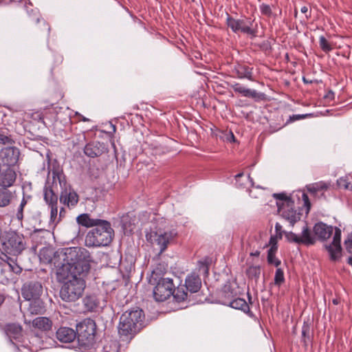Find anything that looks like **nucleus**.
Wrapping results in <instances>:
<instances>
[{
  "instance_id": "nucleus-64",
  "label": "nucleus",
  "mask_w": 352,
  "mask_h": 352,
  "mask_svg": "<svg viewBox=\"0 0 352 352\" xmlns=\"http://www.w3.org/2000/svg\"><path fill=\"white\" fill-rule=\"evenodd\" d=\"M345 241H347V243L352 242V232L349 234L347 239Z\"/></svg>"
},
{
  "instance_id": "nucleus-56",
  "label": "nucleus",
  "mask_w": 352,
  "mask_h": 352,
  "mask_svg": "<svg viewBox=\"0 0 352 352\" xmlns=\"http://www.w3.org/2000/svg\"><path fill=\"white\" fill-rule=\"evenodd\" d=\"M65 210L64 209V208H61L59 212V219L57 222H58L60 220V219L65 216Z\"/></svg>"
},
{
  "instance_id": "nucleus-50",
  "label": "nucleus",
  "mask_w": 352,
  "mask_h": 352,
  "mask_svg": "<svg viewBox=\"0 0 352 352\" xmlns=\"http://www.w3.org/2000/svg\"><path fill=\"white\" fill-rule=\"evenodd\" d=\"M51 208L50 212V218L52 221H55L57 217L58 214V206H53V207H50Z\"/></svg>"
},
{
  "instance_id": "nucleus-48",
  "label": "nucleus",
  "mask_w": 352,
  "mask_h": 352,
  "mask_svg": "<svg viewBox=\"0 0 352 352\" xmlns=\"http://www.w3.org/2000/svg\"><path fill=\"white\" fill-rule=\"evenodd\" d=\"M273 196L280 203H288L289 200H292V198L287 197L285 193H275Z\"/></svg>"
},
{
  "instance_id": "nucleus-33",
  "label": "nucleus",
  "mask_w": 352,
  "mask_h": 352,
  "mask_svg": "<svg viewBox=\"0 0 352 352\" xmlns=\"http://www.w3.org/2000/svg\"><path fill=\"white\" fill-rule=\"evenodd\" d=\"M188 292L185 285H179L177 289H173V298L178 302H183L188 298Z\"/></svg>"
},
{
  "instance_id": "nucleus-15",
  "label": "nucleus",
  "mask_w": 352,
  "mask_h": 352,
  "mask_svg": "<svg viewBox=\"0 0 352 352\" xmlns=\"http://www.w3.org/2000/svg\"><path fill=\"white\" fill-rule=\"evenodd\" d=\"M230 87L234 92L238 93L244 97L252 98L256 102L264 100L265 99V94L258 93L254 89L246 88L238 82L231 85Z\"/></svg>"
},
{
  "instance_id": "nucleus-8",
  "label": "nucleus",
  "mask_w": 352,
  "mask_h": 352,
  "mask_svg": "<svg viewBox=\"0 0 352 352\" xmlns=\"http://www.w3.org/2000/svg\"><path fill=\"white\" fill-rule=\"evenodd\" d=\"M174 236L175 234L172 232H166L164 233L150 232L146 234V239L148 242L158 246L160 250L158 255H160L166 250L168 243Z\"/></svg>"
},
{
  "instance_id": "nucleus-23",
  "label": "nucleus",
  "mask_w": 352,
  "mask_h": 352,
  "mask_svg": "<svg viewBox=\"0 0 352 352\" xmlns=\"http://www.w3.org/2000/svg\"><path fill=\"white\" fill-rule=\"evenodd\" d=\"M56 338L61 342H71L76 338V331L69 327H60L56 331Z\"/></svg>"
},
{
  "instance_id": "nucleus-31",
  "label": "nucleus",
  "mask_w": 352,
  "mask_h": 352,
  "mask_svg": "<svg viewBox=\"0 0 352 352\" xmlns=\"http://www.w3.org/2000/svg\"><path fill=\"white\" fill-rule=\"evenodd\" d=\"M0 258L8 263L12 272L16 274L21 273L22 267L17 263L16 259L14 258L12 255L0 256Z\"/></svg>"
},
{
  "instance_id": "nucleus-4",
  "label": "nucleus",
  "mask_w": 352,
  "mask_h": 352,
  "mask_svg": "<svg viewBox=\"0 0 352 352\" xmlns=\"http://www.w3.org/2000/svg\"><path fill=\"white\" fill-rule=\"evenodd\" d=\"M26 248L27 241L23 234L13 230L6 231L0 243V256L17 257Z\"/></svg>"
},
{
  "instance_id": "nucleus-20",
  "label": "nucleus",
  "mask_w": 352,
  "mask_h": 352,
  "mask_svg": "<svg viewBox=\"0 0 352 352\" xmlns=\"http://www.w3.org/2000/svg\"><path fill=\"white\" fill-rule=\"evenodd\" d=\"M185 287L190 293L197 292L201 287V280L199 275L193 272L186 278Z\"/></svg>"
},
{
  "instance_id": "nucleus-47",
  "label": "nucleus",
  "mask_w": 352,
  "mask_h": 352,
  "mask_svg": "<svg viewBox=\"0 0 352 352\" xmlns=\"http://www.w3.org/2000/svg\"><path fill=\"white\" fill-rule=\"evenodd\" d=\"M285 238L289 242L300 244V236L292 232H284Z\"/></svg>"
},
{
  "instance_id": "nucleus-62",
  "label": "nucleus",
  "mask_w": 352,
  "mask_h": 352,
  "mask_svg": "<svg viewBox=\"0 0 352 352\" xmlns=\"http://www.w3.org/2000/svg\"><path fill=\"white\" fill-rule=\"evenodd\" d=\"M47 231L44 229H40V230H34L33 234H35L37 232H46Z\"/></svg>"
},
{
  "instance_id": "nucleus-12",
  "label": "nucleus",
  "mask_w": 352,
  "mask_h": 352,
  "mask_svg": "<svg viewBox=\"0 0 352 352\" xmlns=\"http://www.w3.org/2000/svg\"><path fill=\"white\" fill-rule=\"evenodd\" d=\"M278 211L293 226L300 219V214L294 209V201L289 200L288 203L277 202Z\"/></svg>"
},
{
  "instance_id": "nucleus-35",
  "label": "nucleus",
  "mask_w": 352,
  "mask_h": 352,
  "mask_svg": "<svg viewBox=\"0 0 352 352\" xmlns=\"http://www.w3.org/2000/svg\"><path fill=\"white\" fill-rule=\"evenodd\" d=\"M149 149L152 151V154L155 155H160L166 153L168 148L158 142H151L148 144Z\"/></svg>"
},
{
  "instance_id": "nucleus-37",
  "label": "nucleus",
  "mask_w": 352,
  "mask_h": 352,
  "mask_svg": "<svg viewBox=\"0 0 352 352\" xmlns=\"http://www.w3.org/2000/svg\"><path fill=\"white\" fill-rule=\"evenodd\" d=\"M210 263L211 259L208 257H206L204 260L199 261L198 262L199 271L201 272L205 275H208Z\"/></svg>"
},
{
  "instance_id": "nucleus-49",
  "label": "nucleus",
  "mask_w": 352,
  "mask_h": 352,
  "mask_svg": "<svg viewBox=\"0 0 352 352\" xmlns=\"http://www.w3.org/2000/svg\"><path fill=\"white\" fill-rule=\"evenodd\" d=\"M260 10L263 14L267 16H271V14L272 13L270 6L267 4L263 3L262 5H261Z\"/></svg>"
},
{
  "instance_id": "nucleus-22",
  "label": "nucleus",
  "mask_w": 352,
  "mask_h": 352,
  "mask_svg": "<svg viewBox=\"0 0 352 352\" xmlns=\"http://www.w3.org/2000/svg\"><path fill=\"white\" fill-rule=\"evenodd\" d=\"M4 332L10 338L21 341L23 337V327L17 323H8L3 327Z\"/></svg>"
},
{
  "instance_id": "nucleus-36",
  "label": "nucleus",
  "mask_w": 352,
  "mask_h": 352,
  "mask_svg": "<svg viewBox=\"0 0 352 352\" xmlns=\"http://www.w3.org/2000/svg\"><path fill=\"white\" fill-rule=\"evenodd\" d=\"M340 188L352 190V178L349 176L342 177L337 180Z\"/></svg>"
},
{
  "instance_id": "nucleus-38",
  "label": "nucleus",
  "mask_w": 352,
  "mask_h": 352,
  "mask_svg": "<svg viewBox=\"0 0 352 352\" xmlns=\"http://www.w3.org/2000/svg\"><path fill=\"white\" fill-rule=\"evenodd\" d=\"M277 250H275L274 248H270L267 252V262L269 264L274 265L276 267H278L280 264V261L278 258H276L275 254Z\"/></svg>"
},
{
  "instance_id": "nucleus-44",
  "label": "nucleus",
  "mask_w": 352,
  "mask_h": 352,
  "mask_svg": "<svg viewBox=\"0 0 352 352\" xmlns=\"http://www.w3.org/2000/svg\"><path fill=\"white\" fill-rule=\"evenodd\" d=\"M284 281L285 277L283 270L280 268H277L274 276V284L280 286L284 283Z\"/></svg>"
},
{
  "instance_id": "nucleus-7",
  "label": "nucleus",
  "mask_w": 352,
  "mask_h": 352,
  "mask_svg": "<svg viewBox=\"0 0 352 352\" xmlns=\"http://www.w3.org/2000/svg\"><path fill=\"white\" fill-rule=\"evenodd\" d=\"M175 285L171 278H160L153 289V297L156 301L164 302L173 294Z\"/></svg>"
},
{
  "instance_id": "nucleus-19",
  "label": "nucleus",
  "mask_w": 352,
  "mask_h": 352,
  "mask_svg": "<svg viewBox=\"0 0 352 352\" xmlns=\"http://www.w3.org/2000/svg\"><path fill=\"white\" fill-rule=\"evenodd\" d=\"M236 296V292H234L230 284H226L219 293V302L222 305L228 306Z\"/></svg>"
},
{
  "instance_id": "nucleus-26",
  "label": "nucleus",
  "mask_w": 352,
  "mask_h": 352,
  "mask_svg": "<svg viewBox=\"0 0 352 352\" xmlns=\"http://www.w3.org/2000/svg\"><path fill=\"white\" fill-rule=\"evenodd\" d=\"M228 306L235 309L241 310L249 316H252L248 302L243 298H238L237 296L232 300V303H230Z\"/></svg>"
},
{
  "instance_id": "nucleus-3",
  "label": "nucleus",
  "mask_w": 352,
  "mask_h": 352,
  "mask_svg": "<svg viewBox=\"0 0 352 352\" xmlns=\"http://www.w3.org/2000/svg\"><path fill=\"white\" fill-rule=\"evenodd\" d=\"M113 236L114 230L110 222L104 220L87 232L85 245L88 248L107 246L111 243Z\"/></svg>"
},
{
  "instance_id": "nucleus-54",
  "label": "nucleus",
  "mask_w": 352,
  "mask_h": 352,
  "mask_svg": "<svg viewBox=\"0 0 352 352\" xmlns=\"http://www.w3.org/2000/svg\"><path fill=\"white\" fill-rule=\"evenodd\" d=\"M344 245H345V248H346V251L349 253L352 254V242L347 243V241H344Z\"/></svg>"
},
{
  "instance_id": "nucleus-42",
  "label": "nucleus",
  "mask_w": 352,
  "mask_h": 352,
  "mask_svg": "<svg viewBox=\"0 0 352 352\" xmlns=\"http://www.w3.org/2000/svg\"><path fill=\"white\" fill-rule=\"evenodd\" d=\"M30 198V196H28L27 197L23 196L21 200V202L18 208V211L16 212V218L20 221H21L23 219V209L28 203V200Z\"/></svg>"
},
{
  "instance_id": "nucleus-57",
  "label": "nucleus",
  "mask_w": 352,
  "mask_h": 352,
  "mask_svg": "<svg viewBox=\"0 0 352 352\" xmlns=\"http://www.w3.org/2000/svg\"><path fill=\"white\" fill-rule=\"evenodd\" d=\"M275 230H276V233H278L279 232H283L282 231V226L278 223H276V225H275Z\"/></svg>"
},
{
  "instance_id": "nucleus-30",
  "label": "nucleus",
  "mask_w": 352,
  "mask_h": 352,
  "mask_svg": "<svg viewBox=\"0 0 352 352\" xmlns=\"http://www.w3.org/2000/svg\"><path fill=\"white\" fill-rule=\"evenodd\" d=\"M83 304L87 311H94L99 305V300L95 294H87L83 298Z\"/></svg>"
},
{
  "instance_id": "nucleus-18",
  "label": "nucleus",
  "mask_w": 352,
  "mask_h": 352,
  "mask_svg": "<svg viewBox=\"0 0 352 352\" xmlns=\"http://www.w3.org/2000/svg\"><path fill=\"white\" fill-rule=\"evenodd\" d=\"M313 231L315 237L320 241H326L333 233V228L331 226H327L323 222H318L314 226Z\"/></svg>"
},
{
  "instance_id": "nucleus-1",
  "label": "nucleus",
  "mask_w": 352,
  "mask_h": 352,
  "mask_svg": "<svg viewBox=\"0 0 352 352\" xmlns=\"http://www.w3.org/2000/svg\"><path fill=\"white\" fill-rule=\"evenodd\" d=\"M63 256V263L57 272L63 282L59 296L63 301L75 302L84 294L85 277L91 267V256L85 248L80 247L65 249Z\"/></svg>"
},
{
  "instance_id": "nucleus-61",
  "label": "nucleus",
  "mask_w": 352,
  "mask_h": 352,
  "mask_svg": "<svg viewBox=\"0 0 352 352\" xmlns=\"http://www.w3.org/2000/svg\"><path fill=\"white\" fill-rule=\"evenodd\" d=\"M300 11L301 12L306 14L308 12V8L307 6H303L302 8H301Z\"/></svg>"
},
{
  "instance_id": "nucleus-46",
  "label": "nucleus",
  "mask_w": 352,
  "mask_h": 352,
  "mask_svg": "<svg viewBox=\"0 0 352 352\" xmlns=\"http://www.w3.org/2000/svg\"><path fill=\"white\" fill-rule=\"evenodd\" d=\"M14 140L11 133L0 134V144L12 145L14 144Z\"/></svg>"
},
{
  "instance_id": "nucleus-52",
  "label": "nucleus",
  "mask_w": 352,
  "mask_h": 352,
  "mask_svg": "<svg viewBox=\"0 0 352 352\" xmlns=\"http://www.w3.org/2000/svg\"><path fill=\"white\" fill-rule=\"evenodd\" d=\"M307 116V114H302V115H293L292 116L289 117V119L288 120L287 122H294V121H296V120H300V119H303V118H305Z\"/></svg>"
},
{
  "instance_id": "nucleus-25",
  "label": "nucleus",
  "mask_w": 352,
  "mask_h": 352,
  "mask_svg": "<svg viewBox=\"0 0 352 352\" xmlns=\"http://www.w3.org/2000/svg\"><path fill=\"white\" fill-rule=\"evenodd\" d=\"M15 192L6 188H0V207L8 206L14 198Z\"/></svg>"
},
{
  "instance_id": "nucleus-45",
  "label": "nucleus",
  "mask_w": 352,
  "mask_h": 352,
  "mask_svg": "<svg viewBox=\"0 0 352 352\" xmlns=\"http://www.w3.org/2000/svg\"><path fill=\"white\" fill-rule=\"evenodd\" d=\"M319 44L321 50L327 53L332 50V47L324 36H321L319 38Z\"/></svg>"
},
{
  "instance_id": "nucleus-27",
  "label": "nucleus",
  "mask_w": 352,
  "mask_h": 352,
  "mask_svg": "<svg viewBox=\"0 0 352 352\" xmlns=\"http://www.w3.org/2000/svg\"><path fill=\"white\" fill-rule=\"evenodd\" d=\"M300 244L305 245H314L316 243V237L311 235V230L305 224L302 227V235L300 236Z\"/></svg>"
},
{
  "instance_id": "nucleus-32",
  "label": "nucleus",
  "mask_w": 352,
  "mask_h": 352,
  "mask_svg": "<svg viewBox=\"0 0 352 352\" xmlns=\"http://www.w3.org/2000/svg\"><path fill=\"white\" fill-rule=\"evenodd\" d=\"M33 301L30 304L28 310L31 314L38 315L43 314L45 311L44 302L40 300H32Z\"/></svg>"
},
{
  "instance_id": "nucleus-13",
  "label": "nucleus",
  "mask_w": 352,
  "mask_h": 352,
  "mask_svg": "<svg viewBox=\"0 0 352 352\" xmlns=\"http://www.w3.org/2000/svg\"><path fill=\"white\" fill-rule=\"evenodd\" d=\"M341 241V230L338 228H335V233L333 238V241L331 244L325 245V248L330 255V258L333 261H338L342 254V247L340 244Z\"/></svg>"
},
{
  "instance_id": "nucleus-60",
  "label": "nucleus",
  "mask_w": 352,
  "mask_h": 352,
  "mask_svg": "<svg viewBox=\"0 0 352 352\" xmlns=\"http://www.w3.org/2000/svg\"><path fill=\"white\" fill-rule=\"evenodd\" d=\"M260 255V251L256 250L254 252H251L250 256H259Z\"/></svg>"
},
{
  "instance_id": "nucleus-43",
  "label": "nucleus",
  "mask_w": 352,
  "mask_h": 352,
  "mask_svg": "<svg viewBox=\"0 0 352 352\" xmlns=\"http://www.w3.org/2000/svg\"><path fill=\"white\" fill-rule=\"evenodd\" d=\"M37 26L36 27V30L39 32L42 31L44 33L49 34L50 28L47 23H46L44 20L37 19Z\"/></svg>"
},
{
  "instance_id": "nucleus-41",
  "label": "nucleus",
  "mask_w": 352,
  "mask_h": 352,
  "mask_svg": "<svg viewBox=\"0 0 352 352\" xmlns=\"http://www.w3.org/2000/svg\"><path fill=\"white\" fill-rule=\"evenodd\" d=\"M164 273L165 269L162 270V266L161 265H160L153 270L150 281L151 282L153 280L155 282H157L158 281L159 279L164 278L162 276L164 275Z\"/></svg>"
},
{
  "instance_id": "nucleus-10",
  "label": "nucleus",
  "mask_w": 352,
  "mask_h": 352,
  "mask_svg": "<svg viewBox=\"0 0 352 352\" xmlns=\"http://www.w3.org/2000/svg\"><path fill=\"white\" fill-rule=\"evenodd\" d=\"M41 283L36 280L25 282L21 287V295L26 300H37L43 294Z\"/></svg>"
},
{
  "instance_id": "nucleus-17",
  "label": "nucleus",
  "mask_w": 352,
  "mask_h": 352,
  "mask_svg": "<svg viewBox=\"0 0 352 352\" xmlns=\"http://www.w3.org/2000/svg\"><path fill=\"white\" fill-rule=\"evenodd\" d=\"M16 179V171L10 167L0 170V186L9 188L12 186Z\"/></svg>"
},
{
  "instance_id": "nucleus-34",
  "label": "nucleus",
  "mask_w": 352,
  "mask_h": 352,
  "mask_svg": "<svg viewBox=\"0 0 352 352\" xmlns=\"http://www.w3.org/2000/svg\"><path fill=\"white\" fill-rule=\"evenodd\" d=\"M329 188V185L324 182H318L310 184L307 186V189L309 192L316 195L320 191L327 190Z\"/></svg>"
},
{
  "instance_id": "nucleus-58",
  "label": "nucleus",
  "mask_w": 352,
  "mask_h": 352,
  "mask_svg": "<svg viewBox=\"0 0 352 352\" xmlns=\"http://www.w3.org/2000/svg\"><path fill=\"white\" fill-rule=\"evenodd\" d=\"M10 133V131L7 128H0V134Z\"/></svg>"
},
{
  "instance_id": "nucleus-51",
  "label": "nucleus",
  "mask_w": 352,
  "mask_h": 352,
  "mask_svg": "<svg viewBox=\"0 0 352 352\" xmlns=\"http://www.w3.org/2000/svg\"><path fill=\"white\" fill-rule=\"evenodd\" d=\"M302 198L304 201V205L307 208V212H308L311 208V203H310L309 197L306 193H303L302 195Z\"/></svg>"
},
{
  "instance_id": "nucleus-53",
  "label": "nucleus",
  "mask_w": 352,
  "mask_h": 352,
  "mask_svg": "<svg viewBox=\"0 0 352 352\" xmlns=\"http://www.w3.org/2000/svg\"><path fill=\"white\" fill-rule=\"evenodd\" d=\"M270 245H271V248L275 247V250H277V237L272 236L270 239Z\"/></svg>"
},
{
  "instance_id": "nucleus-14",
  "label": "nucleus",
  "mask_w": 352,
  "mask_h": 352,
  "mask_svg": "<svg viewBox=\"0 0 352 352\" xmlns=\"http://www.w3.org/2000/svg\"><path fill=\"white\" fill-rule=\"evenodd\" d=\"M108 152V148L104 142L98 141L91 142L84 148V153L89 157H96Z\"/></svg>"
},
{
  "instance_id": "nucleus-55",
  "label": "nucleus",
  "mask_w": 352,
  "mask_h": 352,
  "mask_svg": "<svg viewBox=\"0 0 352 352\" xmlns=\"http://www.w3.org/2000/svg\"><path fill=\"white\" fill-rule=\"evenodd\" d=\"M227 140L230 142H234L235 138L232 132L230 131L229 134L228 135Z\"/></svg>"
},
{
  "instance_id": "nucleus-21",
  "label": "nucleus",
  "mask_w": 352,
  "mask_h": 352,
  "mask_svg": "<svg viewBox=\"0 0 352 352\" xmlns=\"http://www.w3.org/2000/svg\"><path fill=\"white\" fill-rule=\"evenodd\" d=\"M232 73L239 78H247L249 80L254 81L253 67L244 64H236L232 69Z\"/></svg>"
},
{
  "instance_id": "nucleus-28",
  "label": "nucleus",
  "mask_w": 352,
  "mask_h": 352,
  "mask_svg": "<svg viewBox=\"0 0 352 352\" xmlns=\"http://www.w3.org/2000/svg\"><path fill=\"white\" fill-rule=\"evenodd\" d=\"M32 325L42 331H47L51 329L52 322L46 317H38L32 321Z\"/></svg>"
},
{
  "instance_id": "nucleus-59",
  "label": "nucleus",
  "mask_w": 352,
  "mask_h": 352,
  "mask_svg": "<svg viewBox=\"0 0 352 352\" xmlns=\"http://www.w3.org/2000/svg\"><path fill=\"white\" fill-rule=\"evenodd\" d=\"M332 302L333 305H337L340 302V299L339 298H336L333 299Z\"/></svg>"
},
{
  "instance_id": "nucleus-5",
  "label": "nucleus",
  "mask_w": 352,
  "mask_h": 352,
  "mask_svg": "<svg viewBox=\"0 0 352 352\" xmlns=\"http://www.w3.org/2000/svg\"><path fill=\"white\" fill-rule=\"evenodd\" d=\"M76 338L78 346L88 349L95 343L96 324L91 318H86L76 325Z\"/></svg>"
},
{
  "instance_id": "nucleus-39",
  "label": "nucleus",
  "mask_w": 352,
  "mask_h": 352,
  "mask_svg": "<svg viewBox=\"0 0 352 352\" xmlns=\"http://www.w3.org/2000/svg\"><path fill=\"white\" fill-rule=\"evenodd\" d=\"M261 274L260 266L251 265L246 270V275L249 278L258 279Z\"/></svg>"
},
{
  "instance_id": "nucleus-11",
  "label": "nucleus",
  "mask_w": 352,
  "mask_h": 352,
  "mask_svg": "<svg viewBox=\"0 0 352 352\" xmlns=\"http://www.w3.org/2000/svg\"><path fill=\"white\" fill-rule=\"evenodd\" d=\"M227 15L226 24L234 32H241L244 34H250L252 36H256V31L251 28L252 22L245 21L242 19H235L228 14Z\"/></svg>"
},
{
  "instance_id": "nucleus-6",
  "label": "nucleus",
  "mask_w": 352,
  "mask_h": 352,
  "mask_svg": "<svg viewBox=\"0 0 352 352\" xmlns=\"http://www.w3.org/2000/svg\"><path fill=\"white\" fill-rule=\"evenodd\" d=\"M68 183L66 180L63 170L58 166H53L51 170L49 171L47 179L45 184L44 188L51 189L58 192V186L63 190Z\"/></svg>"
},
{
  "instance_id": "nucleus-24",
  "label": "nucleus",
  "mask_w": 352,
  "mask_h": 352,
  "mask_svg": "<svg viewBox=\"0 0 352 352\" xmlns=\"http://www.w3.org/2000/svg\"><path fill=\"white\" fill-rule=\"evenodd\" d=\"M77 223L86 228H95L100 221L104 220L100 219H91L89 214L83 213L76 218Z\"/></svg>"
},
{
  "instance_id": "nucleus-29",
  "label": "nucleus",
  "mask_w": 352,
  "mask_h": 352,
  "mask_svg": "<svg viewBox=\"0 0 352 352\" xmlns=\"http://www.w3.org/2000/svg\"><path fill=\"white\" fill-rule=\"evenodd\" d=\"M43 197L45 203L49 206V207L57 206L58 192L43 188Z\"/></svg>"
},
{
  "instance_id": "nucleus-9",
  "label": "nucleus",
  "mask_w": 352,
  "mask_h": 352,
  "mask_svg": "<svg viewBox=\"0 0 352 352\" xmlns=\"http://www.w3.org/2000/svg\"><path fill=\"white\" fill-rule=\"evenodd\" d=\"M20 155V150L16 146L3 147L0 150V164L12 168L18 164Z\"/></svg>"
},
{
  "instance_id": "nucleus-16",
  "label": "nucleus",
  "mask_w": 352,
  "mask_h": 352,
  "mask_svg": "<svg viewBox=\"0 0 352 352\" xmlns=\"http://www.w3.org/2000/svg\"><path fill=\"white\" fill-rule=\"evenodd\" d=\"M78 194L68 184L60 193V202L68 207L75 206L78 202Z\"/></svg>"
},
{
  "instance_id": "nucleus-63",
  "label": "nucleus",
  "mask_w": 352,
  "mask_h": 352,
  "mask_svg": "<svg viewBox=\"0 0 352 352\" xmlns=\"http://www.w3.org/2000/svg\"><path fill=\"white\" fill-rule=\"evenodd\" d=\"M283 233H284V232H279L278 233H276V236H275L277 237V239H281L283 236Z\"/></svg>"
},
{
  "instance_id": "nucleus-40",
  "label": "nucleus",
  "mask_w": 352,
  "mask_h": 352,
  "mask_svg": "<svg viewBox=\"0 0 352 352\" xmlns=\"http://www.w3.org/2000/svg\"><path fill=\"white\" fill-rule=\"evenodd\" d=\"M302 342L304 343V346H307L308 342L310 341V327L309 324H304L302 328Z\"/></svg>"
},
{
  "instance_id": "nucleus-2",
  "label": "nucleus",
  "mask_w": 352,
  "mask_h": 352,
  "mask_svg": "<svg viewBox=\"0 0 352 352\" xmlns=\"http://www.w3.org/2000/svg\"><path fill=\"white\" fill-rule=\"evenodd\" d=\"M144 312L138 307L126 310L120 316L118 333L122 341H131L144 327Z\"/></svg>"
}]
</instances>
